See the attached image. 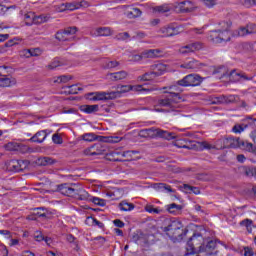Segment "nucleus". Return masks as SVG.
Wrapping results in <instances>:
<instances>
[{"instance_id":"obj_1","label":"nucleus","mask_w":256,"mask_h":256,"mask_svg":"<svg viewBox=\"0 0 256 256\" xmlns=\"http://www.w3.org/2000/svg\"><path fill=\"white\" fill-rule=\"evenodd\" d=\"M166 95L158 99V107H167L168 111H177V104L183 101V97H179L177 94H170L165 92Z\"/></svg>"},{"instance_id":"obj_2","label":"nucleus","mask_w":256,"mask_h":256,"mask_svg":"<svg viewBox=\"0 0 256 256\" xmlns=\"http://www.w3.org/2000/svg\"><path fill=\"white\" fill-rule=\"evenodd\" d=\"M203 247V236L199 233H195L187 242L186 254L184 256H191L197 253V249L201 251Z\"/></svg>"},{"instance_id":"obj_3","label":"nucleus","mask_w":256,"mask_h":256,"mask_svg":"<svg viewBox=\"0 0 256 256\" xmlns=\"http://www.w3.org/2000/svg\"><path fill=\"white\" fill-rule=\"evenodd\" d=\"M201 83H203V77L199 76V74H189L178 80V85H181V87H197Z\"/></svg>"},{"instance_id":"obj_4","label":"nucleus","mask_w":256,"mask_h":256,"mask_svg":"<svg viewBox=\"0 0 256 256\" xmlns=\"http://www.w3.org/2000/svg\"><path fill=\"white\" fill-rule=\"evenodd\" d=\"M79 29L75 26L67 27L64 30H60L56 32L55 39L57 41H73L75 39V33H77Z\"/></svg>"},{"instance_id":"obj_5","label":"nucleus","mask_w":256,"mask_h":256,"mask_svg":"<svg viewBox=\"0 0 256 256\" xmlns=\"http://www.w3.org/2000/svg\"><path fill=\"white\" fill-rule=\"evenodd\" d=\"M153 237L154 236L151 234H145L141 231H137L132 235V241L133 243H136V245H140V247H149Z\"/></svg>"},{"instance_id":"obj_6","label":"nucleus","mask_w":256,"mask_h":256,"mask_svg":"<svg viewBox=\"0 0 256 256\" xmlns=\"http://www.w3.org/2000/svg\"><path fill=\"white\" fill-rule=\"evenodd\" d=\"M29 167L27 160H10L7 163V171L12 173H19V171H25Z\"/></svg>"},{"instance_id":"obj_7","label":"nucleus","mask_w":256,"mask_h":256,"mask_svg":"<svg viewBox=\"0 0 256 256\" xmlns=\"http://www.w3.org/2000/svg\"><path fill=\"white\" fill-rule=\"evenodd\" d=\"M107 151V147L102 143H96L86 149H84L83 153L89 157H97L99 155H103Z\"/></svg>"},{"instance_id":"obj_8","label":"nucleus","mask_w":256,"mask_h":256,"mask_svg":"<svg viewBox=\"0 0 256 256\" xmlns=\"http://www.w3.org/2000/svg\"><path fill=\"white\" fill-rule=\"evenodd\" d=\"M90 101H109L115 99V93L112 92H91L88 94Z\"/></svg>"},{"instance_id":"obj_9","label":"nucleus","mask_w":256,"mask_h":256,"mask_svg":"<svg viewBox=\"0 0 256 256\" xmlns=\"http://www.w3.org/2000/svg\"><path fill=\"white\" fill-rule=\"evenodd\" d=\"M77 184H61L58 185V191L62 195H66V197H75V193H77Z\"/></svg>"},{"instance_id":"obj_10","label":"nucleus","mask_w":256,"mask_h":256,"mask_svg":"<svg viewBox=\"0 0 256 256\" xmlns=\"http://www.w3.org/2000/svg\"><path fill=\"white\" fill-rule=\"evenodd\" d=\"M178 229H183V223L179 220H172L168 223L167 226L162 228V231L166 233V235L169 237L170 235H173L174 231H177Z\"/></svg>"},{"instance_id":"obj_11","label":"nucleus","mask_w":256,"mask_h":256,"mask_svg":"<svg viewBox=\"0 0 256 256\" xmlns=\"http://www.w3.org/2000/svg\"><path fill=\"white\" fill-rule=\"evenodd\" d=\"M90 34L92 37H111L113 30L109 27H98L93 29Z\"/></svg>"},{"instance_id":"obj_12","label":"nucleus","mask_w":256,"mask_h":256,"mask_svg":"<svg viewBox=\"0 0 256 256\" xmlns=\"http://www.w3.org/2000/svg\"><path fill=\"white\" fill-rule=\"evenodd\" d=\"M176 9H178L180 13H191L192 11H195V4L189 0L178 2Z\"/></svg>"},{"instance_id":"obj_13","label":"nucleus","mask_w":256,"mask_h":256,"mask_svg":"<svg viewBox=\"0 0 256 256\" xmlns=\"http://www.w3.org/2000/svg\"><path fill=\"white\" fill-rule=\"evenodd\" d=\"M217 242L210 240L206 245L200 246V253H206V255H217Z\"/></svg>"},{"instance_id":"obj_14","label":"nucleus","mask_w":256,"mask_h":256,"mask_svg":"<svg viewBox=\"0 0 256 256\" xmlns=\"http://www.w3.org/2000/svg\"><path fill=\"white\" fill-rule=\"evenodd\" d=\"M226 35H228V38L226 41H231V37H245V35H249V30L246 27H241L239 30H227L226 29Z\"/></svg>"},{"instance_id":"obj_15","label":"nucleus","mask_w":256,"mask_h":256,"mask_svg":"<svg viewBox=\"0 0 256 256\" xmlns=\"http://www.w3.org/2000/svg\"><path fill=\"white\" fill-rule=\"evenodd\" d=\"M144 59H160L163 57V50L161 49H149L143 51Z\"/></svg>"},{"instance_id":"obj_16","label":"nucleus","mask_w":256,"mask_h":256,"mask_svg":"<svg viewBox=\"0 0 256 256\" xmlns=\"http://www.w3.org/2000/svg\"><path fill=\"white\" fill-rule=\"evenodd\" d=\"M150 71H152L156 77H161L167 71V65L156 62L150 66Z\"/></svg>"},{"instance_id":"obj_17","label":"nucleus","mask_w":256,"mask_h":256,"mask_svg":"<svg viewBox=\"0 0 256 256\" xmlns=\"http://www.w3.org/2000/svg\"><path fill=\"white\" fill-rule=\"evenodd\" d=\"M158 128H148V129H142L139 131V137H142L143 139H156L157 137Z\"/></svg>"},{"instance_id":"obj_18","label":"nucleus","mask_w":256,"mask_h":256,"mask_svg":"<svg viewBox=\"0 0 256 256\" xmlns=\"http://www.w3.org/2000/svg\"><path fill=\"white\" fill-rule=\"evenodd\" d=\"M208 39L212 43H216V44L223 43V31H221V30L210 31Z\"/></svg>"},{"instance_id":"obj_19","label":"nucleus","mask_w":256,"mask_h":256,"mask_svg":"<svg viewBox=\"0 0 256 256\" xmlns=\"http://www.w3.org/2000/svg\"><path fill=\"white\" fill-rule=\"evenodd\" d=\"M238 149L246 151L247 153H254L256 155V147L249 141L240 139Z\"/></svg>"},{"instance_id":"obj_20","label":"nucleus","mask_w":256,"mask_h":256,"mask_svg":"<svg viewBox=\"0 0 256 256\" xmlns=\"http://www.w3.org/2000/svg\"><path fill=\"white\" fill-rule=\"evenodd\" d=\"M241 138L239 137H228L225 139V148L226 149H239V143Z\"/></svg>"},{"instance_id":"obj_21","label":"nucleus","mask_w":256,"mask_h":256,"mask_svg":"<svg viewBox=\"0 0 256 256\" xmlns=\"http://www.w3.org/2000/svg\"><path fill=\"white\" fill-rule=\"evenodd\" d=\"M49 135V133H47V130H41L38 131L36 134H34L29 141H31V143H43V141H45V139H47V136Z\"/></svg>"},{"instance_id":"obj_22","label":"nucleus","mask_w":256,"mask_h":256,"mask_svg":"<svg viewBox=\"0 0 256 256\" xmlns=\"http://www.w3.org/2000/svg\"><path fill=\"white\" fill-rule=\"evenodd\" d=\"M188 232L189 230L184 229L182 226V228H178V230L172 232L173 235H170L168 237H170V239H173V241H183V237H185Z\"/></svg>"},{"instance_id":"obj_23","label":"nucleus","mask_w":256,"mask_h":256,"mask_svg":"<svg viewBox=\"0 0 256 256\" xmlns=\"http://www.w3.org/2000/svg\"><path fill=\"white\" fill-rule=\"evenodd\" d=\"M36 163L40 166V167H49V165H55V163H57V160L53 159L52 157L49 156H44V157H40L36 160Z\"/></svg>"},{"instance_id":"obj_24","label":"nucleus","mask_w":256,"mask_h":256,"mask_svg":"<svg viewBox=\"0 0 256 256\" xmlns=\"http://www.w3.org/2000/svg\"><path fill=\"white\" fill-rule=\"evenodd\" d=\"M74 197L76 199H79L80 201H90L91 195H89V192L85 191V189L81 187H77V192H75Z\"/></svg>"},{"instance_id":"obj_25","label":"nucleus","mask_w":256,"mask_h":256,"mask_svg":"<svg viewBox=\"0 0 256 256\" xmlns=\"http://www.w3.org/2000/svg\"><path fill=\"white\" fill-rule=\"evenodd\" d=\"M79 91H83V88L79 87L77 84H73L71 86H64L62 88V93H65V95H77Z\"/></svg>"},{"instance_id":"obj_26","label":"nucleus","mask_w":256,"mask_h":256,"mask_svg":"<svg viewBox=\"0 0 256 256\" xmlns=\"http://www.w3.org/2000/svg\"><path fill=\"white\" fill-rule=\"evenodd\" d=\"M6 151H27V146L17 142H9L5 145Z\"/></svg>"},{"instance_id":"obj_27","label":"nucleus","mask_w":256,"mask_h":256,"mask_svg":"<svg viewBox=\"0 0 256 256\" xmlns=\"http://www.w3.org/2000/svg\"><path fill=\"white\" fill-rule=\"evenodd\" d=\"M205 64L200 63L199 61L192 59L187 63H184L181 65L182 69H201V67H203Z\"/></svg>"},{"instance_id":"obj_28","label":"nucleus","mask_w":256,"mask_h":256,"mask_svg":"<svg viewBox=\"0 0 256 256\" xmlns=\"http://www.w3.org/2000/svg\"><path fill=\"white\" fill-rule=\"evenodd\" d=\"M17 83V80L11 76L0 77V87H13Z\"/></svg>"},{"instance_id":"obj_29","label":"nucleus","mask_w":256,"mask_h":256,"mask_svg":"<svg viewBox=\"0 0 256 256\" xmlns=\"http://www.w3.org/2000/svg\"><path fill=\"white\" fill-rule=\"evenodd\" d=\"M107 77L110 79V81H121L127 78V72L119 71V72L109 73L107 74Z\"/></svg>"},{"instance_id":"obj_30","label":"nucleus","mask_w":256,"mask_h":256,"mask_svg":"<svg viewBox=\"0 0 256 256\" xmlns=\"http://www.w3.org/2000/svg\"><path fill=\"white\" fill-rule=\"evenodd\" d=\"M168 89L169 91L166 92L170 95H177L178 97H181V93H183V88H181L179 81H177L176 84L169 86Z\"/></svg>"},{"instance_id":"obj_31","label":"nucleus","mask_w":256,"mask_h":256,"mask_svg":"<svg viewBox=\"0 0 256 256\" xmlns=\"http://www.w3.org/2000/svg\"><path fill=\"white\" fill-rule=\"evenodd\" d=\"M131 89H132L131 85L117 86V91H112V93H114V99H117V97H121V94L123 93H129Z\"/></svg>"},{"instance_id":"obj_32","label":"nucleus","mask_w":256,"mask_h":256,"mask_svg":"<svg viewBox=\"0 0 256 256\" xmlns=\"http://www.w3.org/2000/svg\"><path fill=\"white\" fill-rule=\"evenodd\" d=\"M80 111H82V113H87V114L97 113V111H99V105H97V104L82 105V106H80Z\"/></svg>"},{"instance_id":"obj_33","label":"nucleus","mask_w":256,"mask_h":256,"mask_svg":"<svg viewBox=\"0 0 256 256\" xmlns=\"http://www.w3.org/2000/svg\"><path fill=\"white\" fill-rule=\"evenodd\" d=\"M125 15L128 19H136V17H141L142 12L139 8H129V10L125 12Z\"/></svg>"},{"instance_id":"obj_34","label":"nucleus","mask_w":256,"mask_h":256,"mask_svg":"<svg viewBox=\"0 0 256 256\" xmlns=\"http://www.w3.org/2000/svg\"><path fill=\"white\" fill-rule=\"evenodd\" d=\"M157 137L171 141V139H175V134L158 128Z\"/></svg>"},{"instance_id":"obj_35","label":"nucleus","mask_w":256,"mask_h":256,"mask_svg":"<svg viewBox=\"0 0 256 256\" xmlns=\"http://www.w3.org/2000/svg\"><path fill=\"white\" fill-rule=\"evenodd\" d=\"M183 210V206L179 204L172 203L167 206V211H169L172 215H179Z\"/></svg>"},{"instance_id":"obj_36","label":"nucleus","mask_w":256,"mask_h":256,"mask_svg":"<svg viewBox=\"0 0 256 256\" xmlns=\"http://www.w3.org/2000/svg\"><path fill=\"white\" fill-rule=\"evenodd\" d=\"M154 189H157V191H167V193H175V190L166 183H154Z\"/></svg>"},{"instance_id":"obj_37","label":"nucleus","mask_w":256,"mask_h":256,"mask_svg":"<svg viewBox=\"0 0 256 256\" xmlns=\"http://www.w3.org/2000/svg\"><path fill=\"white\" fill-rule=\"evenodd\" d=\"M160 33L164 34V37H173L177 35V30L175 28L168 26V27H163L160 29Z\"/></svg>"},{"instance_id":"obj_38","label":"nucleus","mask_w":256,"mask_h":256,"mask_svg":"<svg viewBox=\"0 0 256 256\" xmlns=\"http://www.w3.org/2000/svg\"><path fill=\"white\" fill-rule=\"evenodd\" d=\"M239 225L240 227H245L248 233H253V220L246 218Z\"/></svg>"},{"instance_id":"obj_39","label":"nucleus","mask_w":256,"mask_h":256,"mask_svg":"<svg viewBox=\"0 0 256 256\" xmlns=\"http://www.w3.org/2000/svg\"><path fill=\"white\" fill-rule=\"evenodd\" d=\"M62 7V11H75L76 9H79L77 1L64 3L62 4Z\"/></svg>"},{"instance_id":"obj_40","label":"nucleus","mask_w":256,"mask_h":256,"mask_svg":"<svg viewBox=\"0 0 256 256\" xmlns=\"http://www.w3.org/2000/svg\"><path fill=\"white\" fill-rule=\"evenodd\" d=\"M157 78L155 72L151 70L150 72H146L145 74L138 77L140 81H153V79Z\"/></svg>"},{"instance_id":"obj_41","label":"nucleus","mask_w":256,"mask_h":256,"mask_svg":"<svg viewBox=\"0 0 256 256\" xmlns=\"http://www.w3.org/2000/svg\"><path fill=\"white\" fill-rule=\"evenodd\" d=\"M119 209L120 211H133L135 209V205H133V203L122 201L119 204Z\"/></svg>"},{"instance_id":"obj_42","label":"nucleus","mask_w":256,"mask_h":256,"mask_svg":"<svg viewBox=\"0 0 256 256\" xmlns=\"http://www.w3.org/2000/svg\"><path fill=\"white\" fill-rule=\"evenodd\" d=\"M98 138L99 136L95 135V133H86L81 136V139H83V141H87L88 143L97 141Z\"/></svg>"},{"instance_id":"obj_43","label":"nucleus","mask_w":256,"mask_h":256,"mask_svg":"<svg viewBox=\"0 0 256 256\" xmlns=\"http://www.w3.org/2000/svg\"><path fill=\"white\" fill-rule=\"evenodd\" d=\"M228 79L232 83H237V81H241V73H237L235 70H233L229 73Z\"/></svg>"},{"instance_id":"obj_44","label":"nucleus","mask_w":256,"mask_h":256,"mask_svg":"<svg viewBox=\"0 0 256 256\" xmlns=\"http://www.w3.org/2000/svg\"><path fill=\"white\" fill-rule=\"evenodd\" d=\"M248 127H249V124H236L232 128V132L236 134L243 133V131H245V129H247Z\"/></svg>"},{"instance_id":"obj_45","label":"nucleus","mask_w":256,"mask_h":256,"mask_svg":"<svg viewBox=\"0 0 256 256\" xmlns=\"http://www.w3.org/2000/svg\"><path fill=\"white\" fill-rule=\"evenodd\" d=\"M183 189L185 191H190L192 193H194V195H199L201 193V190L195 186H191L189 184H183Z\"/></svg>"},{"instance_id":"obj_46","label":"nucleus","mask_w":256,"mask_h":256,"mask_svg":"<svg viewBox=\"0 0 256 256\" xmlns=\"http://www.w3.org/2000/svg\"><path fill=\"white\" fill-rule=\"evenodd\" d=\"M154 11H156L157 13H169V11H171V6H169L168 4L156 6L154 8Z\"/></svg>"},{"instance_id":"obj_47","label":"nucleus","mask_w":256,"mask_h":256,"mask_svg":"<svg viewBox=\"0 0 256 256\" xmlns=\"http://www.w3.org/2000/svg\"><path fill=\"white\" fill-rule=\"evenodd\" d=\"M35 14L34 13H27L24 15V21L26 22V25H33L35 23Z\"/></svg>"},{"instance_id":"obj_48","label":"nucleus","mask_w":256,"mask_h":256,"mask_svg":"<svg viewBox=\"0 0 256 256\" xmlns=\"http://www.w3.org/2000/svg\"><path fill=\"white\" fill-rule=\"evenodd\" d=\"M41 54V49L36 48V49H30V50H26V56L27 57H39V55Z\"/></svg>"},{"instance_id":"obj_49","label":"nucleus","mask_w":256,"mask_h":256,"mask_svg":"<svg viewBox=\"0 0 256 256\" xmlns=\"http://www.w3.org/2000/svg\"><path fill=\"white\" fill-rule=\"evenodd\" d=\"M242 171L246 177H253L256 173V170L253 167H242Z\"/></svg>"},{"instance_id":"obj_50","label":"nucleus","mask_w":256,"mask_h":256,"mask_svg":"<svg viewBox=\"0 0 256 256\" xmlns=\"http://www.w3.org/2000/svg\"><path fill=\"white\" fill-rule=\"evenodd\" d=\"M91 203L98 205L99 207H105V200L97 197L90 196Z\"/></svg>"},{"instance_id":"obj_51","label":"nucleus","mask_w":256,"mask_h":256,"mask_svg":"<svg viewBox=\"0 0 256 256\" xmlns=\"http://www.w3.org/2000/svg\"><path fill=\"white\" fill-rule=\"evenodd\" d=\"M47 21H49V17L45 16V15H40V16H36L34 17V23L41 25V23H47Z\"/></svg>"},{"instance_id":"obj_52","label":"nucleus","mask_w":256,"mask_h":256,"mask_svg":"<svg viewBox=\"0 0 256 256\" xmlns=\"http://www.w3.org/2000/svg\"><path fill=\"white\" fill-rule=\"evenodd\" d=\"M190 49L192 50V53H195V51H201V49H203V43L201 42L191 43Z\"/></svg>"},{"instance_id":"obj_53","label":"nucleus","mask_w":256,"mask_h":256,"mask_svg":"<svg viewBox=\"0 0 256 256\" xmlns=\"http://www.w3.org/2000/svg\"><path fill=\"white\" fill-rule=\"evenodd\" d=\"M115 67H119V62L115 60L106 61L104 64V69H115Z\"/></svg>"},{"instance_id":"obj_54","label":"nucleus","mask_w":256,"mask_h":256,"mask_svg":"<svg viewBox=\"0 0 256 256\" xmlns=\"http://www.w3.org/2000/svg\"><path fill=\"white\" fill-rule=\"evenodd\" d=\"M145 59V56H143V52L141 54H134L130 56V61L133 63H139V61H143Z\"/></svg>"},{"instance_id":"obj_55","label":"nucleus","mask_w":256,"mask_h":256,"mask_svg":"<svg viewBox=\"0 0 256 256\" xmlns=\"http://www.w3.org/2000/svg\"><path fill=\"white\" fill-rule=\"evenodd\" d=\"M145 211H147V213H154V215H159V213H161V210L153 207V205H146Z\"/></svg>"},{"instance_id":"obj_56","label":"nucleus","mask_w":256,"mask_h":256,"mask_svg":"<svg viewBox=\"0 0 256 256\" xmlns=\"http://www.w3.org/2000/svg\"><path fill=\"white\" fill-rule=\"evenodd\" d=\"M180 53L182 55H187V53H193V51L191 50V44H188L186 46H182L180 49H179Z\"/></svg>"},{"instance_id":"obj_57","label":"nucleus","mask_w":256,"mask_h":256,"mask_svg":"<svg viewBox=\"0 0 256 256\" xmlns=\"http://www.w3.org/2000/svg\"><path fill=\"white\" fill-rule=\"evenodd\" d=\"M57 67H61V62L57 59H54L47 68L50 70L57 69Z\"/></svg>"},{"instance_id":"obj_58","label":"nucleus","mask_w":256,"mask_h":256,"mask_svg":"<svg viewBox=\"0 0 256 256\" xmlns=\"http://www.w3.org/2000/svg\"><path fill=\"white\" fill-rule=\"evenodd\" d=\"M239 101V96L237 95H228L225 99V103H237Z\"/></svg>"},{"instance_id":"obj_59","label":"nucleus","mask_w":256,"mask_h":256,"mask_svg":"<svg viewBox=\"0 0 256 256\" xmlns=\"http://www.w3.org/2000/svg\"><path fill=\"white\" fill-rule=\"evenodd\" d=\"M130 35L127 32H122L116 35L117 41H127L129 39Z\"/></svg>"},{"instance_id":"obj_60","label":"nucleus","mask_w":256,"mask_h":256,"mask_svg":"<svg viewBox=\"0 0 256 256\" xmlns=\"http://www.w3.org/2000/svg\"><path fill=\"white\" fill-rule=\"evenodd\" d=\"M241 3L244 7L249 9L250 7H253V5H256V0H241Z\"/></svg>"},{"instance_id":"obj_61","label":"nucleus","mask_w":256,"mask_h":256,"mask_svg":"<svg viewBox=\"0 0 256 256\" xmlns=\"http://www.w3.org/2000/svg\"><path fill=\"white\" fill-rule=\"evenodd\" d=\"M71 77L69 76H59L57 77V79L54 80V83H67V81H70Z\"/></svg>"},{"instance_id":"obj_62","label":"nucleus","mask_w":256,"mask_h":256,"mask_svg":"<svg viewBox=\"0 0 256 256\" xmlns=\"http://www.w3.org/2000/svg\"><path fill=\"white\" fill-rule=\"evenodd\" d=\"M52 141H53V143H55V145L63 144V138H61L59 134H53Z\"/></svg>"},{"instance_id":"obj_63","label":"nucleus","mask_w":256,"mask_h":256,"mask_svg":"<svg viewBox=\"0 0 256 256\" xmlns=\"http://www.w3.org/2000/svg\"><path fill=\"white\" fill-rule=\"evenodd\" d=\"M214 149H217V150L225 149V140L220 139V140L216 141V143L214 145Z\"/></svg>"},{"instance_id":"obj_64","label":"nucleus","mask_w":256,"mask_h":256,"mask_svg":"<svg viewBox=\"0 0 256 256\" xmlns=\"http://www.w3.org/2000/svg\"><path fill=\"white\" fill-rule=\"evenodd\" d=\"M246 28L248 29V34L252 35L253 33H256V25L255 24H248L246 26Z\"/></svg>"}]
</instances>
